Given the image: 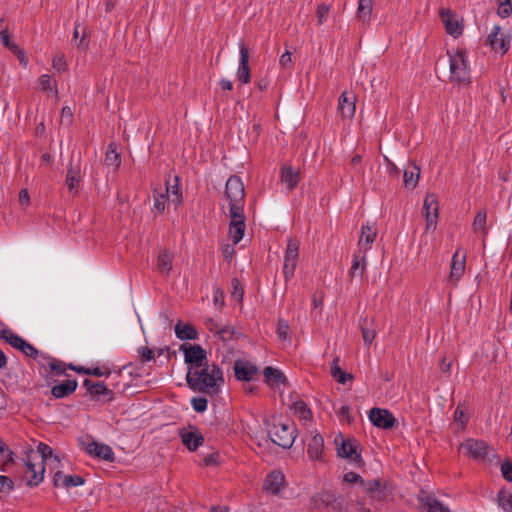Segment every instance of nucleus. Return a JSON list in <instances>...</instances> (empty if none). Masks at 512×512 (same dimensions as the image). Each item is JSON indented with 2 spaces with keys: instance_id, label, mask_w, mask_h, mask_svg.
Instances as JSON below:
<instances>
[{
  "instance_id": "774afa93",
  "label": "nucleus",
  "mask_w": 512,
  "mask_h": 512,
  "mask_svg": "<svg viewBox=\"0 0 512 512\" xmlns=\"http://www.w3.org/2000/svg\"><path fill=\"white\" fill-rule=\"evenodd\" d=\"M13 488L12 480L4 475H0V492L9 491Z\"/></svg>"
},
{
  "instance_id": "6e6552de",
  "label": "nucleus",
  "mask_w": 512,
  "mask_h": 512,
  "mask_svg": "<svg viewBox=\"0 0 512 512\" xmlns=\"http://www.w3.org/2000/svg\"><path fill=\"white\" fill-rule=\"evenodd\" d=\"M487 42L495 52L505 54L511 44V35L502 27L495 25L487 37Z\"/></svg>"
},
{
  "instance_id": "8fccbe9b",
  "label": "nucleus",
  "mask_w": 512,
  "mask_h": 512,
  "mask_svg": "<svg viewBox=\"0 0 512 512\" xmlns=\"http://www.w3.org/2000/svg\"><path fill=\"white\" fill-rule=\"evenodd\" d=\"M497 14L501 18H507L512 14V0H497Z\"/></svg>"
},
{
  "instance_id": "dca6fc26",
  "label": "nucleus",
  "mask_w": 512,
  "mask_h": 512,
  "mask_svg": "<svg viewBox=\"0 0 512 512\" xmlns=\"http://www.w3.org/2000/svg\"><path fill=\"white\" fill-rule=\"evenodd\" d=\"M83 446L85 451L93 457L100 458L105 461L114 460V452L111 447L106 444L89 440L87 442H83Z\"/></svg>"
},
{
  "instance_id": "603ef678",
  "label": "nucleus",
  "mask_w": 512,
  "mask_h": 512,
  "mask_svg": "<svg viewBox=\"0 0 512 512\" xmlns=\"http://www.w3.org/2000/svg\"><path fill=\"white\" fill-rule=\"evenodd\" d=\"M498 503L505 512H512V493L500 492Z\"/></svg>"
},
{
  "instance_id": "6e6d98bb",
  "label": "nucleus",
  "mask_w": 512,
  "mask_h": 512,
  "mask_svg": "<svg viewBox=\"0 0 512 512\" xmlns=\"http://www.w3.org/2000/svg\"><path fill=\"white\" fill-rule=\"evenodd\" d=\"M330 11V7L324 3L318 5L316 9V18H317V24L323 25L328 18V14Z\"/></svg>"
},
{
  "instance_id": "69168bd1",
  "label": "nucleus",
  "mask_w": 512,
  "mask_h": 512,
  "mask_svg": "<svg viewBox=\"0 0 512 512\" xmlns=\"http://www.w3.org/2000/svg\"><path fill=\"white\" fill-rule=\"evenodd\" d=\"M361 330L364 343L370 345L376 336L375 330L372 328H368L367 326H362Z\"/></svg>"
},
{
  "instance_id": "37998d69",
  "label": "nucleus",
  "mask_w": 512,
  "mask_h": 512,
  "mask_svg": "<svg viewBox=\"0 0 512 512\" xmlns=\"http://www.w3.org/2000/svg\"><path fill=\"white\" fill-rule=\"evenodd\" d=\"M0 338L10 344L15 349H18L23 342V338L14 333L12 330L5 328L0 330Z\"/></svg>"
},
{
  "instance_id": "a18cd8bd",
  "label": "nucleus",
  "mask_w": 512,
  "mask_h": 512,
  "mask_svg": "<svg viewBox=\"0 0 512 512\" xmlns=\"http://www.w3.org/2000/svg\"><path fill=\"white\" fill-rule=\"evenodd\" d=\"M331 375L339 383L345 384L352 376L342 371L339 366V358H335L331 364Z\"/></svg>"
},
{
  "instance_id": "9d476101",
  "label": "nucleus",
  "mask_w": 512,
  "mask_h": 512,
  "mask_svg": "<svg viewBox=\"0 0 512 512\" xmlns=\"http://www.w3.org/2000/svg\"><path fill=\"white\" fill-rule=\"evenodd\" d=\"M245 228L244 210L238 207L233 208V211H230L229 226V234L233 244H238L242 240Z\"/></svg>"
},
{
  "instance_id": "9b49d317",
  "label": "nucleus",
  "mask_w": 512,
  "mask_h": 512,
  "mask_svg": "<svg viewBox=\"0 0 512 512\" xmlns=\"http://www.w3.org/2000/svg\"><path fill=\"white\" fill-rule=\"evenodd\" d=\"M460 449L464 454L475 460H484L490 451H493L483 440L468 439L461 444Z\"/></svg>"
},
{
  "instance_id": "ea45409f",
  "label": "nucleus",
  "mask_w": 512,
  "mask_h": 512,
  "mask_svg": "<svg viewBox=\"0 0 512 512\" xmlns=\"http://www.w3.org/2000/svg\"><path fill=\"white\" fill-rule=\"evenodd\" d=\"M69 369L74 370L81 374L93 375L97 377L108 376L111 371L108 367H94V368H84V367H76L73 365L68 366Z\"/></svg>"
},
{
  "instance_id": "680f3d73",
  "label": "nucleus",
  "mask_w": 512,
  "mask_h": 512,
  "mask_svg": "<svg viewBox=\"0 0 512 512\" xmlns=\"http://www.w3.org/2000/svg\"><path fill=\"white\" fill-rule=\"evenodd\" d=\"M502 477L509 482H512V462L505 461L500 467Z\"/></svg>"
},
{
  "instance_id": "5701e85b",
  "label": "nucleus",
  "mask_w": 512,
  "mask_h": 512,
  "mask_svg": "<svg viewBox=\"0 0 512 512\" xmlns=\"http://www.w3.org/2000/svg\"><path fill=\"white\" fill-rule=\"evenodd\" d=\"M181 350L184 352L185 362L193 364L196 368H200L202 361L206 358V351L199 345H182Z\"/></svg>"
},
{
  "instance_id": "a878e982",
  "label": "nucleus",
  "mask_w": 512,
  "mask_h": 512,
  "mask_svg": "<svg viewBox=\"0 0 512 512\" xmlns=\"http://www.w3.org/2000/svg\"><path fill=\"white\" fill-rule=\"evenodd\" d=\"M54 485L56 487H76L84 484V479L78 475H65L61 471H57L53 477Z\"/></svg>"
},
{
  "instance_id": "de8ad7c7",
  "label": "nucleus",
  "mask_w": 512,
  "mask_h": 512,
  "mask_svg": "<svg viewBox=\"0 0 512 512\" xmlns=\"http://www.w3.org/2000/svg\"><path fill=\"white\" fill-rule=\"evenodd\" d=\"M38 83L43 91H54L55 94L58 93L56 82L52 79L50 75H41L38 79Z\"/></svg>"
},
{
  "instance_id": "4be33fe9",
  "label": "nucleus",
  "mask_w": 512,
  "mask_h": 512,
  "mask_svg": "<svg viewBox=\"0 0 512 512\" xmlns=\"http://www.w3.org/2000/svg\"><path fill=\"white\" fill-rule=\"evenodd\" d=\"M285 484V476L281 471H272L266 476L263 489L273 495H278Z\"/></svg>"
},
{
  "instance_id": "c9c22d12",
  "label": "nucleus",
  "mask_w": 512,
  "mask_h": 512,
  "mask_svg": "<svg viewBox=\"0 0 512 512\" xmlns=\"http://www.w3.org/2000/svg\"><path fill=\"white\" fill-rule=\"evenodd\" d=\"M263 375L265 382L270 386H278L286 380L284 374L280 370L271 366L264 369Z\"/></svg>"
},
{
  "instance_id": "f704fd0d",
  "label": "nucleus",
  "mask_w": 512,
  "mask_h": 512,
  "mask_svg": "<svg viewBox=\"0 0 512 512\" xmlns=\"http://www.w3.org/2000/svg\"><path fill=\"white\" fill-rule=\"evenodd\" d=\"M366 270V253L357 251L353 256L352 266L349 270V275L353 278L355 276H362Z\"/></svg>"
},
{
  "instance_id": "b1692460",
  "label": "nucleus",
  "mask_w": 512,
  "mask_h": 512,
  "mask_svg": "<svg viewBox=\"0 0 512 512\" xmlns=\"http://www.w3.org/2000/svg\"><path fill=\"white\" fill-rule=\"evenodd\" d=\"M81 182V173H80V165L73 164L72 161L69 164L65 183L68 187V190L76 195L78 193V188Z\"/></svg>"
},
{
  "instance_id": "13d9d810",
  "label": "nucleus",
  "mask_w": 512,
  "mask_h": 512,
  "mask_svg": "<svg viewBox=\"0 0 512 512\" xmlns=\"http://www.w3.org/2000/svg\"><path fill=\"white\" fill-rule=\"evenodd\" d=\"M12 460L11 452L6 444L0 441V466H4Z\"/></svg>"
},
{
  "instance_id": "473e14b6",
  "label": "nucleus",
  "mask_w": 512,
  "mask_h": 512,
  "mask_svg": "<svg viewBox=\"0 0 512 512\" xmlns=\"http://www.w3.org/2000/svg\"><path fill=\"white\" fill-rule=\"evenodd\" d=\"M323 446V437L319 434L314 435L307 445L308 456L313 460L319 459L323 452Z\"/></svg>"
},
{
  "instance_id": "f257e3e1",
  "label": "nucleus",
  "mask_w": 512,
  "mask_h": 512,
  "mask_svg": "<svg viewBox=\"0 0 512 512\" xmlns=\"http://www.w3.org/2000/svg\"><path fill=\"white\" fill-rule=\"evenodd\" d=\"M187 383L194 390L217 394L224 384L223 372L216 364H206L204 367L190 369L187 373Z\"/></svg>"
},
{
  "instance_id": "a19ab883",
  "label": "nucleus",
  "mask_w": 512,
  "mask_h": 512,
  "mask_svg": "<svg viewBox=\"0 0 512 512\" xmlns=\"http://www.w3.org/2000/svg\"><path fill=\"white\" fill-rule=\"evenodd\" d=\"M83 385L87 391L94 396L111 393V391L102 382L95 383L90 379H85Z\"/></svg>"
},
{
  "instance_id": "39448f33",
  "label": "nucleus",
  "mask_w": 512,
  "mask_h": 512,
  "mask_svg": "<svg viewBox=\"0 0 512 512\" xmlns=\"http://www.w3.org/2000/svg\"><path fill=\"white\" fill-rule=\"evenodd\" d=\"M182 194L177 185L165 187V192L155 191L154 209L159 213H163L168 203L175 204V207L181 203Z\"/></svg>"
},
{
  "instance_id": "423d86ee",
  "label": "nucleus",
  "mask_w": 512,
  "mask_h": 512,
  "mask_svg": "<svg viewBox=\"0 0 512 512\" xmlns=\"http://www.w3.org/2000/svg\"><path fill=\"white\" fill-rule=\"evenodd\" d=\"M45 466L43 460H35L34 458L27 456L25 467L23 470V479L27 485L33 487L37 486L43 481Z\"/></svg>"
},
{
  "instance_id": "5fc2aeb1",
  "label": "nucleus",
  "mask_w": 512,
  "mask_h": 512,
  "mask_svg": "<svg viewBox=\"0 0 512 512\" xmlns=\"http://www.w3.org/2000/svg\"><path fill=\"white\" fill-rule=\"evenodd\" d=\"M296 267H297V262L296 261H290V260L284 259V263H283V277L285 279V282H288L289 280L292 279Z\"/></svg>"
},
{
  "instance_id": "aec40b11",
  "label": "nucleus",
  "mask_w": 512,
  "mask_h": 512,
  "mask_svg": "<svg viewBox=\"0 0 512 512\" xmlns=\"http://www.w3.org/2000/svg\"><path fill=\"white\" fill-rule=\"evenodd\" d=\"M240 59L239 67L237 70V78L243 83L247 84L250 82V68H249V50L243 42L239 43Z\"/></svg>"
},
{
  "instance_id": "052dcab7",
  "label": "nucleus",
  "mask_w": 512,
  "mask_h": 512,
  "mask_svg": "<svg viewBox=\"0 0 512 512\" xmlns=\"http://www.w3.org/2000/svg\"><path fill=\"white\" fill-rule=\"evenodd\" d=\"M53 68H55L58 71H64L67 68V62L65 59L64 54L58 53L53 57L52 61Z\"/></svg>"
},
{
  "instance_id": "4d7b16f0",
  "label": "nucleus",
  "mask_w": 512,
  "mask_h": 512,
  "mask_svg": "<svg viewBox=\"0 0 512 512\" xmlns=\"http://www.w3.org/2000/svg\"><path fill=\"white\" fill-rule=\"evenodd\" d=\"M231 285L233 288V291L231 293V297L235 301H241L243 297V288L241 286V282L237 278H233L231 281Z\"/></svg>"
},
{
  "instance_id": "412c9836",
  "label": "nucleus",
  "mask_w": 512,
  "mask_h": 512,
  "mask_svg": "<svg viewBox=\"0 0 512 512\" xmlns=\"http://www.w3.org/2000/svg\"><path fill=\"white\" fill-rule=\"evenodd\" d=\"M29 456L37 461L43 460V464L46 466L57 467L60 462L58 457L53 455V449L44 443H39L37 451L32 452Z\"/></svg>"
},
{
  "instance_id": "1a4fd4ad",
  "label": "nucleus",
  "mask_w": 512,
  "mask_h": 512,
  "mask_svg": "<svg viewBox=\"0 0 512 512\" xmlns=\"http://www.w3.org/2000/svg\"><path fill=\"white\" fill-rule=\"evenodd\" d=\"M423 213L426 219V232H433L437 228L439 205L435 194H427L423 204Z\"/></svg>"
},
{
  "instance_id": "a211bd4d",
  "label": "nucleus",
  "mask_w": 512,
  "mask_h": 512,
  "mask_svg": "<svg viewBox=\"0 0 512 512\" xmlns=\"http://www.w3.org/2000/svg\"><path fill=\"white\" fill-rule=\"evenodd\" d=\"M356 110V96L352 93L342 92L338 99L337 111L343 119L353 118Z\"/></svg>"
},
{
  "instance_id": "2f4dec72",
  "label": "nucleus",
  "mask_w": 512,
  "mask_h": 512,
  "mask_svg": "<svg viewBox=\"0 0 512 512\" xmlns=\"http://www.w3.org/2000/svg\"><path fill=\"white\" fill-rule=\"evenodd\" d=\"M76 380H66L52 387L51 393L55 398H64L72 394L77 388Z\"/></svg>"
},
{
  "instance_id": "cd10ccee",
  "label": "nucleus",
  "mask_w": 512,
  "mask_h": 512,
  "mask_svg": "<svg viewBox=\"0 0 512 512\" xmlns=\"http://www.w3.org/2000/svg\"><path fill=\"white\" fill-rule=\"evenodd\" d=\"M38 363L43 367H49L54 376H60L66 372L67 367L65 364L54 357L46 354H41Z\"/></svg>"
},
{
  "instance_id": "4468645a",
  "label": "nucleus",
  "mask_w": 512,
  "mask_h": 512,
  "mask_svg": "<svg viewBox=\"0 0 512 512\" xmlns=\"http://www.w3.org/2000/svg\"><path fill=\"white\" fill-rule=\"evenodd\" d=\"M316 506L324 505L331 507L333 510L340 511L343 506V498L334 491L324 490L312 497Z\"/></svg>"
},
{
  "instance_id": "58836bf2",
  "label": "nucleus",
  "mask_w": 512,
  "mask_h": 512,
  "mask_svg": "<svg viewBox=\"0 0 512 512\" xmlns=\"http://www.w3.org/2000/svg\"><path fill=\"white\" fill-rule=\"evenodd\" d=\"M291 409L294 413V415L296 417L299 418V420L301 421H310L312 419V411L311 409L307 406V404L302 401V400H299V401H295L292 405H291Z\"/></svg>"
},
{
  "instance_id": "79ce46f5",
  "label": "nucleus",
  "mask_w": 512,
  "mask_h": 512,
  "mask_svg": "<svg viewBox=\"0 0 512 512\" xmlns=\"http://www.w3.org/2000/svg\"><path fill=\"white\" fill-rule=\"evenodd\" d=\"M105 164L107 166L119 167L121 164L120 154L117 152L115 143H110L105 154Z\"/></svg>"
},
{
  "instance_id": "2eb2a0df",
  "label": "nucleus",
  "mask_w": 512,
  "mask_h": 512,
  "mask_svg": "<svg viewBox=\"0 0 512 512\" xmlns=\"http://www.w3.org/2000/svg\"><path fill=\"white\" fill-rule=\"evenodd\" d=\"M420 509L425 512H451L443 503L438 501L433 495L421 490L417 496Z\"/></svg>"
},
{
  "instance_id": "0e129e2a",
  "label": "nucleus",
  "mask_w": 512,
  "mask_h": 512,
  "mask_svg": "<svg viewBox=\"0 0 512 512\" xmlns=\"http://www.w3.org/2000/svg\"><path fill=\"white\" fill-rule=\"evenodd\" d=\"M343 481L349 484L359 483L362 486L365 483L361 476L355 472H347L346 474H344Z\"/></svg>"
},
{
  "instance_id": "20e7f679",
  "label": "nucleus",
  "mask_w": 512,
  "mask_h": 512,
  "mask_svg": "<svg viewBox=\"0 0 512 512\" xmlns=\"http://www.w3.org/2000/svg\"><path fill=\"white\" fill-rule=\"evenodd\" d=\"M225 195L229 200L230 211L238 207L243 209L245 191L244 185L238 176H231L226 182Z\"/></svg>"
},
{
  "instance_id": "e2e57ef3",
  "label": "nucleus",
  "mask_w": 512,
  "mask_h": 512,
  "mask_svg": "<svg viewBox=\"0 0 512 512\" xmlns=\"http://www.w3.org/2000/svg\"><path fill=\"white\" fill-rule=\"evenodd\" d=\"M233 334H234L233 327H231L229 325H222L220 328V331L217 335L220 337V339H222L223 341L226 342V341H229L232 339Z\"/></svg>"
},
{
  "instance_id": "7ed1b4c3",
  "label": "nucleus",
  "mask_w": 512,
  "mask_h": 512,
  "mask_svg": "<svg viewBox=\"0 0 512 512\" xmlns=\"http://www.w3.org/2000/svg\"><path fill=\"white\" fill-rule=\"evenodd\" d=\"M271 440L282 448H290L295 440V427L289 423H274L269 430Z\"/></svg>"
},
{
  "instance_id": "bf43d9fd",
  "label": "nucleus",
  "mask_w": 512,
  "mask_h": 512,
  "mask_svg": "<svg viewBox=\"0 0 512 512\" xmlns=\"http://www.w3.org/2000/svg\"><path fill=\"white\" fill-rule=\"evenodd\" d=\"M191 405L196 412H204L207 409V399L204 397H195L191 400Z\"/></svg>"
},
{
  "instance_id": "338daca9",
  "label": "nucleus",
  "mask_w": 512,
  "mask_h": 512,
  "mask_svg": "<svg viewBox=\"0 0 512 512\" xmlns=\"http://www.w3.org/2000/svg\"><path fill=\"white\" fill-rule=\"evenodd\" d=\"M454 420L461 426V428H464L467 423L468 417L459 406L455 409Z\"/></svg>"
},
{
  "instance_id": "ddd939ff",
  "label": "nucleus",
  "mask_w": 512,
  "mask_h": 512,
  "mask_svg": "<svg viewBox=\"0 0 512 512\" xmlns=\"http://www.w3.org/2000/svg\"><path fill=\"white\" fill-rule=\"evenodd\" d=\"M363 488L372 504L381 503L389 496L386 483L380 479L366 481Z\"/></svg>"
},
{
  "instance_id": "e433bc0d",
  "label": "nucleus",
  "mask_w": 512,
  "mask_h": 512,
  "mask_svg": "<svg viewBox=\"0 0 512 512\" xmlns=\"http://www.w3.org/2000/svg\"><path fill=\"white\" fill-rule=\"evenodd\" d=\"M175 334L180 340H195L198 337L197 330L190 324H182L180 321L175 325Z\"/></svg>"
},
{
  "instance_id": "7c9ffc66",
  "label": "nucleus",
  "mask_w": 512,
  "mask_h": 512,
  "mask_svg": "<svg viewBox=\"0 0 512 512\" xmlns=\"http://www.w3.org/2000/svg\"><path fill=\"white\" fill-rule=\"evenodd\" d=\"M300 180L299 171L291 166H284L281 170V181L288 190H293Z\"/></svg>"
},
{
  "instance_id": "4c0bfd02",
  "label": "nucleus",
  "mask_w": 512,
  "mask_h": 512,
  "mask_svg": "<svg viewBox=\"0 0 512 512\" xmlns=\"http://www.w3.org/2000/svg\"><path fill=\"white\" fill-rule=\"evenodd\" d=\"M373 11V0H359L357 18L363 23H370Z\"/></svg>"
},
{
  "instance_id": "c03bdc74",
  "label": "nucleus",
  "mask_w": 512,
  "mask_h": 512,
  "mask_svg": "<svg viewBox=\"0 0 512 512\" xmlns=\"http://www.w3.org/2000/svg\"><path fill=\"white\" fill-rule=\"evenodd\" d=\"M300 242L295 238L288 240L284 259L298 262Z\"/></svg>"
},
{
  "instance_id": "72a5a7b5",
  "label": "nucleus",
  "mask_w": 512,
  "mask_h": 512,
  "mask_svg": "<svg viewBox=\"0 0 512 512\" xmlns=\"http://www.w3.org/2000/svg\"><path fill=\"white\" fill-rule=\"evenodd\" d=\"M420 168L415 164L409 165L403 174L404 186L408 189H414L418 184Z\"/></svg>"
},
{
  "instance_id": "f8f14e48",
  "label": "nucleus",
  "mask_w": 512,
  "mask_h": 512,
  "mask_svg": "<svg viewBox=\"0 0 512 512\" xmlns=\"http://www.w3.org/2000/svg\"><path fill=\"white\" fill-rule=\"evenodd\" d=\"M371 423L381 429H391L397 426L398 422L394 415L387 409L372 408L368 415Z\"/></svg>"
},
{
  "instance_id": "f03ea898",
  "label": "nucleus",
  "mask_w": 512,
  "mask_h": 512,
  "mask_svg": "<svg viewBox=\"0 0 512 512\" xmlns=\"http://www.w3.org/2000/svg\"><path fill=\"white\" fill-rule=\"evenodd\" d=\"M449 56V80L457 84L470 82V64L464 51L448 52Z\"/></svg>"
},
{
  "instance_id": "6ab92c4d",
  "label": "nucleus",
  "mask_w": 512,
  "mask_h": 512,
  "mask_svg": "<svg viewBox=\"0 0 512 512\" xmlns=\"http://www.w3.org/2000/svg\"><path fill=\"white\" fill-rule=\"evenodd\" d=\"M233 369L239 381H251L258 372L257 366L247 360H236Z\"/></svg>"
},
{
  "instance_id": "c756f323",
  "label": "nucleus",
  "mask_w": 512,
  "mask_h": 512,
  "mask_svg": "<svg viewBox=\"0 0 512 512\" xmlns=\"http://www.w3.org/2000/svg\"><path fill=\"white\" fill-rule=\"evenodd\" d=\"M173 267V254L168 250L160 251L157 263L156 270L159 274L163 276H168Z\"/></svg>"
},
{
  "instance_id": "09e8293b",
  "label": "nucleus",
  "mask_w": 512,
  "mask_h": 512,
  "mask_svg": "<svg viewBox=\"0 0 512 512\" xmlns=\"http://www.w3.org/2000/svg\"><path fill=\"white\" fill-rule=\"evenodd\" d=\"M21 351L24 355L34 358V359H40V353L32 344L28 343L26 340H23L22 344H20L19 348L17 349Z\"/></svg>"
},
{
  "instance_id": "bb28decb",
  "label": "nucleus",
  "mask_w": 512,
  "mask_h": 512,
  "mask_svg": "<svg viewBox=\"0 0 512 512\" xmlns=\"http://www.w3.org/2000/svg\"><path fill=\"white\" fill-rule=\"evenodd\" d=\"M440 17L448 34L457 37L462 33V29L458 20L454 18L450 10L441 9Z\"/></svg>"
},
{
  "instance_id": "c85d7f7f",
  "label": "nucleus",
  "mask_w": 512,
  "mask_h": 512,
  "mask_svg": "<svg viewBox=\"0 0 512 512\" xmlns=\"http://www.w3.org/2000/svg\"><path fill=\"white\" fill-rule=\"evenodd\" d=\"M337 455L347 458L353 463L359 464L362 461L360 454L356 451V446L350 440H342L340 446L337 448Z\"/></svg>"
},
{
  "instance_id": "49530a36",
  "label": "nucleus",
  "mask_w": 512,
  "mask_h": 512,
  "mask_svg": "<svg viewBox=\"0 0 512 512\" xmlns=\"http://www.w3.org/2000/svg\"><path fill=\"white\" fill-rule=\"evenodd\" d=\"M486 220H487V214L485 211H480L477 213V215L474 218L473 221V230L475 232H483L484 235L487 234L486 230Z\"/></svg>"
},
{
  "instance_id": "393cba45",
  "label": "nucleus",
  "mask_w": 512,
  "mask_h": 512,
  "mask_svg": "<svg viewBox=\"0 0 512 512\" xmlns=\"http://www.w3.org/2000/svg\"><path fill=\"white\" fill-rule=\"evenodd\" d=\"M182 443L190 450L195 451L204 442L202 434L196 429L180 432Z\"/></svg>"
},
{
  "instance_id": "f3484780",
  "label": "nucleus",
  "mask_w": 512,
  "mask_h": 512,
  "mask_svg": "<svg viewBox=\"0 0 512 512\" xmlns=\"http://www.w3.org/2000/svg\"><path fill=\"white\" fill-rule=\"evenodd\" d=\"M377 236V229L374 224L366 223L361 227V234L357 243V251L366 253L370 250Z\"/></svg>"
},
{
  "instance_id": "3c124183",
  "label": "nucleus",
  "mask_w": 512,
  "mask_h": 512,
  "mask_svg": "<svg viewBox=\"0 0 512 512\" xmlns=\"http://www.w3.org/2000/svg\"><path fill=\"white\" fill-rule=\"evenodd\" d=\"M289 330H290L289 324L286 321H284L283 319H279L277 322L276 332H277L278 338L281 341H290Z\"/></svg>"
},
{
  "instance_id": "864d4df0",
  "label": "nucleus",
  "mask_w": 512,
  "mask_h": 512,
  "mask_svg": "<svg viewBox=\"0 0 512 512\" xmlns=\"http://www.w3.org/2000/svg\"><path fill=\"white\" fill-rule=\"evenodd\" d=\"M137 353L142 363L150 362L155 358V350L146 346L139 347Z\"/></svg>"
},
{
  "instance_id": "0eeeda50",
  "label": "nucleus",
  "mask_w": 512,
  "mask_h": 512,
  "mask_svg": "<svg viewBox=\"0 0 512 512\" xmlns=\"http://www.w3.org/2000/svg\"><path fill=\"white\" fill-rule=\"evenodd\" d=\"M466 269V252L458 247L452 255L448 283L456 287L462 279Z\"/></svg>"
}]
</instances>
